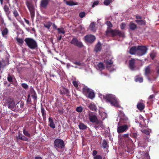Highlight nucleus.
Here are the masks:
<instances>
[{"instance_id":"nucleus-29","label":"nucleus","mask_w":159,"mask_h":159,"mask_svg":"<svg viewBox=\"0 0 159 159\" xmlns=\"http://www.w3.org/2000/svg\"><path fill=\"white\" fill-rule=\"evenodd\" d=\"M89 28L91 31L93 32L96 31L95 25L94 22H92L90 24Z\"/></svg>"},{"instance_id":"nucleus-16","label":"nucleus","mask_w":159,"mask_h":159,"mask_svg":"<svg viewBox=\"0 0 159 159\" xmlns=\"http://www.w3.org/2000/svg\"><path fill=\"white\" fill-rule=\"evenodd\" d=\"M129 31H134L137 28V25L133 22H131L129 25Z\"/></svg>"},{"instance_id":"nucleus-31","label":"nucleus","mask_w":159,"mask_h":159,"mask_svg":"<svg viewBox=\"0 0 159 159\" xmlns=\"http://www.w3.org/2000/svg\"><path fill=\"white\" fill-rule=\"evenodd\" d=\"M88 98L92 99L94 98L95 97V94L94 93L93 91H90L88 94L87 96Z\"/></svg>"},{"instance_id":"nucleus-11","label":"nucleus","mask_w":159,"mask_h":159,"mask_svg":"<svg viewBox=\"0 0 159 159\" xmlns=\"http://www.w3.org/2000/svg\"><path fill=\"white\" fill-rule=\"evenodd\" d=\"M85 41L87 43H93L96 39L95 36L90 34L86 35L84 36Z\"/></svg>"},{"instance_id":"nucleus-34","label":"nucleus","mask_w":159,"mask_h":159,"mask_svg":"<svg viewBox=\"0 0 159 159\" xmlns=\"http://www.w3.org/2000/svg\"><path fill=\"white\" fill-rule=\"evenodd\" d=\"M104 62L107 65L106 67L107 68H108V65H111L113 63V62L111 60H104Z\"/></svg>"},{"instance_id":"nucleus-50","label":"nucleus","mask_w":159,"mask_h":159,"mask_svg":"<svg viewBox=\"0 0 159 159\" xmlns=\"http://www.w3.org/2000/svg\"><path fill=\"white\" fill-rule=\"evenodd\" d=\"M126 24L124 23H122L120 25V28L121 30H123L125 28Z\"/></svg>"},{"instance_id":"nucleus-39","label":"nucleus","mask_w":159,"mask_h":159,"mask_svg":"<svg viewBox=\"0 0 159 159\" xmlns=\"http://www.w3.org/2000/svg\"><path fill=\"white\" fill-rule=\"evenodd\" d=\"M21 87L25 89L26 90L28 89L29 86L28 85L25 83H23L21 84Z\"/></svg>"},{"instance_id":"nucleus-22","label":"nucleus","mask_w":159,"mask_h":159,"mask_svg":"<svg viewBox=\"0 0 159 159\" xmlns=\"http://www.w3.org/2000/svg\"><path fill=\"white\" fill-rule=\"evenodd\" d=\"M135 60L132 58L129 61V67L130 68L133 70L134 67Z\"/></svg>"},{"instance_id":"nucleus-45","label":"nucleus","mask_w":159,"mask_h":159,"mask_svg":"<svg viewBox=\"0 0 159 159\" xmlns=\"http://www.w3.org/2000/svg\"><path fill=\"white\" fill-rule=\"evenodd\" d=\"M72 84L76 88H77L78 87V81H76L75 80H73L72 81Z\"/></svg>"},{"instance_id":"nucleus-9","label":"nucleus","mask_w":159,"mask_h":159,"mask_svg":"<svg viewBox=\"0 0 159 159\" xmlns=\"http://www.w3.org/2000/svg\"><path fill=\"white\" fill-rule=\"evenodd\" d=\"M26 5L30 11L31 18L33 19L35 16V8L34 6L28 1L26 2Z\"/></svg>"},{"instance_id":"nucleus-2","label":"nucleus","mask_w":159,"mask_h":159,"mask_svg":"<svg viewBox=\"0 0 159 159\" xmlns=\"http://www.w3.org/2000/svg\"><path fill=\"white\" fill-rule=\"evenodd\" d=\"M89 118L90 121L95 124L94 127L96 128H99L100 127L103 129L104 126L103 124L102 121L98 120L97 116L92 112L89 113Z\"/></svg>"},{"instance_id":"nucleus-26","label":"nucleus","mask_w":159,"mask_h":159,"mask_svg":"<svg viewBox=\"0 0 159 159\" xmlns=\"http://www.w3.org/2000/svg\"><path fill=\"white\" fill-rule=\"evenodd\" d=\"M12 13L14 17L17 20V18L20 16V15L17 10L16 8H14Z\"/></svg>"},{"instance_id":"nucleus-48","label":"nucleus","mask_w":159,"mask_h":159,"mask_svg":"<svg viewBox=\"0 0 159 159\" xmlns=\"http://www.w3.org/2000/svg\"><path fill=\"white\" fill-rule=\"evenodd\" d=\"M85 15V13L84 12H81L80 13L79 16L80 18H83L84 17Z\"/></svg>"},{"instance_id":"nucleus-37","label":"nucleus","mask_w":159,"mask_h":159,"mask_svg":"<svg viewBox=\"0 0 159 159\" xmlns=\"http://www.w3.org/2000/svg\"><path fill=\"white\" fill-rule=\"evenodd\" d=\"M7 80L9 82L11 83L13 82L12 77L9 74L8 75Z\"/></svg>"},{"instance_id":"nucleus-49","label":"nucleus","mask_w":159,"mask_h":159,"mask_svg":"<svg viewBox=\"0 0 159 159\" xmlns=\"http://www.w3.org/2000/svg\"><path fill=\"white\" fill-rule=\"evenodd\" d=\"M30 92L31 94L34 93H36L35 91L33 88L32 86H31L30 87Z\"/></svg>"},{"instance_id":"nucleus-36","label":"nucleus","mask_w":159,"mask_h":159,"mask_svg":"<svg viewBox=\"0 0 159 159\" xmlns=\"http://www.w3.org/2000/svg\"><path fill=\"white\" fill-rule=\"evenodd\" d=\"M23 133L26 136L30 138V134L26 130L25 127L23 128Z\"/></svg>"},{"instance_id":"nucleus-61","label":"nucleus","mask_w":159,"mask_h":159,"mask_svg":"<svg viewBox=\"0 0 159 159\" xmlns=\"http://www.w3.org/2000/svg\"><path fill=\"white\" fill-rule=\"evenodd\" d=\"M58 111L60 114H62L63 113V111L62 110L60 109H58Z\"/></svg>"},{"instance_id":"nucleus-23","label":"nucleus","mask_w":159,"mask_h":159,"mask_svg":"<svg viewBox=\"0 0 159 159\" xmlns=\"http://www.w3.org/2000/svg\"><path fill=\"white\" fill-rule=\"evenodd\" d=\"M48 122L49 123V126L52 128H54L55 127V125L54 123L52 118L50 117L48 119Z\"/></svg>"},{"instance_id":"nucleus-8","label":"nucleus","mask_w":159,"mask_h":159,"mask_svg":"<svg viewBox=\"0 0 159 159\" xmlns=\"http://www.w3.org/2000/svg\"><path fill=\"white\" fill-rule=\"evenodd\" d=\"M148 50L146 46H137V55L139 56H143L147 53Z\"/></svg>"},{"instance_id":"nucleus-42","label":"nucleus","mask_w":159,"mask_h":159,"mask_svg":"<svg viewBox=\"0 0 159 159\" xmlns=\"http://www.w3.org/2000/svg\"><path fill=\"white\" fill-rule=\"evenodd\" d=\"M107 143L106 140H104L103 141L102 143V145L104 148H106L107 147Z\"/></svg>"},{"instance_id":"nucleus-1","label":"nucleus","mask_w":159,"mask_h":159,"mask_svg":"<svg viewBox=\"0 0 159 159\" xmlns=\"http://www.w3.org/2000/svg\"><path fill=\"white\" fill-rule=\"evenodd\" d=\"M103 98L107 102L110 103L111 105L117 107H120L119 102L115 95L111 94H107L103 95Z\"/></svg>"},{"instance_id":"nucleus-7","label":"nucleus","mask_w":159,"mask_h":159,"mask_svg":"<svg viewBox=\"0 0 159 159\" xmlns=\"http://www.w3.org/2000/svg\"><path fill=\"white\" fill-rule=\"evenodd\" d=\"M54 147L56 149H62L65 146L64 141L60 139H56L54 141Z\"/></svg>"},{"instance_id":"nucleus-20","label":"nucleus","mask_w":159,"mask_h":159,"mask_svg":"<svg viewBox=\"0 0 159 159\" xmlns=\"http://www.w3.org/2000/svg\"><path fill=\"white\" fill-rule=\"evenodd\" d=\"M102 48V44L101 43L98 42L95 47L94 50L96 52H100L101 51Z\"/></svg>"},{"instance_id":"nucleus-15","label":"nucleus","mask_w":159,"mask_h":159,"mask_svg":"<svg viewBox=\"0 0 159 159\" xmlns=\"http://www.w3.org/2000/svg\"><path fill=\"white\" fill-rule=\"evenodd\" d=\"M60 93L61 95L64 94L68 96L70 94V91L68 89L64 87L60 90Z\"/></svg>"},{"instance_id":"nucleus-40","label":"nucleus","mask_w":159,"mask_h":159,"mask_svg":"<svg viewBox=\"0 0 159 159\" xmlns=\"http://www.w3.org/2000/svg\"><path fill=\"white\" fill-rule=\"evenodd\" d=\"M57 30L59 33L64 34L65 33V31L63 28H58L57 29Z\"/></svg>"},{"instance_id":"nucleus-14","label":"nucleus","mask_w":159,"mask_h":159,"mask_svg":"<svg viewBox=\"0 0 159 159\" xmlns=\"http://www.w3.org/2000/svg\"><path fill=\"white\" fill-rule=\"evenodd\" d=\"M49 0H41L40 5L41 8L46 9L48 5Z\"/></svg>"},{"instance_id":"nucleus-30","label":"nucleus","mask_w":159,"mask_h":159,"mask_svg":"<svg viewBox=\"0 0 159 159\" xmlns=\"http://www.w3.org/2000/svg\"><path fill=\"white\" fill-rule=\"evenodd\" d=\"M79 127L80 129L82 130L86 129L87 128L86 125L82 123H79Z\"/></svg>"},{"instance_id":"nucleus-59","label":"nucleus","mask_w":159,"mask_h":159,"mask_svg":"<svg viewBox=\"0 0 159 159\" xmlns=\"http://www.w3.org/2000/svg\"><path fill=\"white\" fill-rule=\"evenodd\" d=\"M32 97L34 100H36L37 98V96L36 93H35V95H32Z\"/></svg>"},{"instance_id":"nucleus-54","label":"nucleus","mask_w":159,"mask_h":159,"mask_svg":"<svg viewBox=\"0 0 159 159\" xmlns=\"http://www.w3.org/2000/svg\"><path fill=\"white\" fill-rule=\"evenodd\" d=\"M73 62L74 64L79 66H81L82 64L81 63L80 61L77 62L76 61H75L74 62Z\"/></svg>"},{"instance_id":"nucleus-27","label":"nucleus","mask_w":159,"mask_h":159,"mask_svg":"<svg viewBox=\"0 0 159 159\" xmlns=\"http://www.w3.org/2000/svg\"><path fill=\"white\" fill-rule=\"evenodd\" d=\"M89 107L92 111H96L97 109L96 106L94 104L90 103L89 106Z\"/></svg>"},{"instance_id":"nucleus-62","label":"nucleus","mask_w":159,"mask_h":159,"mask_svg":"<svg viewBox=\"0 0 159 159\" xmlns=\"http://www.w3.org/2000/svg\"><path fill=\"white\" fill-rule=\"evenodd\" d=\"M97 152L96 150H94L93 151V156H95L97 154Z\"/></svg>"},{"instance_id":"nucleus-24","label":"nucleus","mask_w":159,"mask_h":159,"mask_svg":"<svg viewBox=\"0 0 159 159\" xmlns=\"http://www.w3.org/2000/svg\"><path fill=\"white\" fill-rule=\"evenodd\" d=\"M41 112L42 114L43 119L44 120H45L46 119V111L44 108L42 106L41 107Z\"/></svg>"},{"instance_id":"nucleus-60","label":"nucleus","mask_w":159,"mask_h":159,"mask_svg":"<svg viewBox=\"0 0 159 159\" xmlns=\"http://www.w3.org/2000/svg\"><path fill=\"white\" fill-rule=\"evenodd\" d=\"M44 26L45 27L48 28V29H49L51 26V25L49 24H48L44 25Z\"/></svg>"},{"instance_id":"nucleus-56","label":"nucleus","mask_w":159,"mask_h":159,"mask_svg":"<svg viewBox=\"0 0 159 159\" xmlns=\"http://www.w3.org/2000/svg\"><path fill=\"white\" fill-rule=\"evenodd\" d=\"M123 137L125 138V140H126L128 138H129V134H124L123 135Z\"/></svg>"},{"instance_id":"nucleus-5","label":"nucleus","mask_w":159,"mask_h":159,"mask_svg":"<svg viewBox=\"0 0 159 159\" xmlns=\"http://www.w3.org/2000/svg\"><path fill=\"white\" fill-rule=\"evenodd\" d=\"M24 41L29 48L33 50L37 48V43L33 39L26 38Z\"/></svg>"},{"instance_id":"nucleus-13","label":"nucleus","mask_w":159,"mask_h":159,"mask_svg":"<svg viewBox=\"0 0 159 159\" xmlns=\"http://www.w3.org/2000/svg\"><path fill=\"white\" fill-rule=\"evenodd\" d=\"M128 129V125H120L117 127V131L119 133H123L127 130Z\"/></svg>"},{"instance_id":"nucleus-33","label":"nucleus","mask_w":159,"mask_h":159,"mask_svg":"<svg viewBox=\"0 0 159 159\" xmlns=\"http://www.w3.org/2000/svg\"><path fill=\"white\" fill-rule=\"evenodd\" d=\"M5 11L7 15H9L10 12L9 11V8L7 5H5L3 8Z\"/></svg>"},{"instance_id":"nucleus-55","label":"nucleus","mask_w":159,"mask_h":159,"mask_svg":"<svg viewBox=\"0 0 159 159\" xmlns=\"http://www.w3.org/2000/svg\"><path fill=\"white\" fill-rule=\"evenodd\" d=\"M94 159H102V158L100 155H97L94 157Z\"/></svg>"},{"instance_id":"nucleus-57","label":"nucleus","mask_w":159,"mask_h":159,"mask_svg":"<svg viewBox=\"0 0 159 159\" xmlns=\"http://www.w3.org/2000/svg\"><path fill=\"white\" fill-rule=\"evenodd\" d=\"M22 135L21 134H18V135L17 136L16 138L17 139H21V136H22Z\"/></svg>"},{"instance_id":"nucleus-35","label":"nucleus","mask_w":159,"mask_h":159,"mask_svg":"<svg viewBox=\"0 0 159 159\" xmlns=\"http://www.w3.org/2000/svg\"><path fill=\"white\" fill-rule=\"evenodd\" d=\"M130 136L134 138L135 140L137 139L138 136V134L137 132H132L130 134Z\"/></svg>"},{"instance_id":"nucleus-21","label":"nucleus","mask_w":159,"mask_h":159,"mask_svg":"<svg viewBox=\"0 0 159 159\" xmlns=\"http://www.w3.org/2000/svg\"><path fill=\"white\" fill-rule=\"evenodd\" d=\"M90 89L87 86H85L82 88L83 93L86 96H87L88 94L90 92Z\"/></svg>"},{"instance_id":"nucleus-52","label":"nucleus","mask_w":159,"mask_h":159,"mask_svg":"<svg viewBox=\"0 0 159 159\" xmlns=\"http://www.w3.org/2000/svg\"><path fill=\"white\" fill-rule=\"evenodd\" d=\"M24 79L26 81H28L30 82H32V80H30L29 78L27 77H25L24 78Z\"/></svg>"},{"instance_id":"nucleus-25","label":"nucleus","mask_w":159,"mask_h":159,"mask_svg":"<svg viewBox=\"0 0 159 159\" xmlns=\"http://www.w3.org/2000/svg\"><path fill=\"white\" fill-rule=\"evenodd\" d=\"M135 22L141 25H145L146 24V22L145 20H135Z\"/></svg>"},{"instance_id":"nucleus-47","label":"nucleus","mask_w":159,"mask_h":159,"mask_svg":"<svg viewBox=\"0 0 159 159\" xmlns=\"http://www.w3.org/2000/svg\"><path fill=\"white\" fill-rule=\"evenodd\" d=\"M106 24L108 27L111 28L113 26L112 24L110 21H107Z\"/></svg>"},{"instance_id":"nucleus-12","label":"nucleus","mask_w":159,"mask_h":159,"mask_svg":"<svg viewBox=\"0 0 159 159\" xmlns=\"http://www.w3.org/2000/svg\"><path fill=\"white\" fill-rule=\"evenodd\" d=\"M6 104L7 105L8 108L13 110L15 106V102L11 98H9L6 101Z\"/></svg>"},{"instance_id":"nucleus-28","label":"nucleus","mask_w":159,"mask_h":159,"mask_svg":"<svg viewBox=\"0 0 159 159\" xmlns=\"http://www.w3.org/2000/svg\"><path fill=\"white\" fill-rule=\"evenodd\" d=\"M135 81L136 82H139V83L142 82L143 81V77H140L139 76H136L135 79Z\"/></svg>"},{"instance_id":"nucleus-64","label":"nucleus","mask_w":159,"mask_h":159,"mask_svg":"<svg viewBox=\"0 0 159 159\" xmlns=\"http://www.w3.org/2000/svg\"><path fill=\"white\" fill-rule=\"evenodd\" d=\"M150 57L152 59H153L155 57V55L153 53H151L150 54Z\"/></svg>"},{"instance_id":"nucleus-19","label":"nucleus","mask_w":159,"mask_h":159,"mask_svg":"<svg viewBox=\"0 0 159 159\" xmlns=\"http://www.w3.org/2000/svg\"><path fill=\"white\" fill-rule=\"evenodd\" d=\"M137 108L140 111L143 110L145 108V104L144 103L141 102H139L137 105Z\"/></svg>"},{"instance_id":"nucleus-46","label":"nucleus","mask_w":159,"mask_h":159,"mask_svg":"<svg viewBox=\"0 0 159 159\" xmlns=\"http://www.w3.org/2000/svg\"><path fill=\"white\" fill-rule=\"evenodd\" d=\"M83 108L81 107H77L76 108V111H77L81 112L82 111Z\"/></svg>"},{"instance_id":"nucleus-17","label":"nucleus","mask_w":159,"mask_h":159,"mask_svg":"<svg viewBox=\"0 0 159 159\" xmlns=\"http://www.w3.org/2000/svg\"><path fill=\"white\" fill-rule=\"evenodd\" d=\"M63 2H65L67 5L69 6H73L78 5V3L77 2H74L71 0L68 1L66 0H63Z\"/></svg>"},{"instance_id":"nucleus-53","label":"nucleus","mask_w":159,"mask_h":159,"mask_svg":"<svg viewBox=\"0 0 159 159\" xmlns=\"http://www.w3.org/2000/svg\"><path fill=\"white\" fill-rule=\"evenodd\" d=\"M21 140H23L25 141H27L28 139L24 135H22L21 136Z\"/></svg>"},{"instance_id":"nucleus-10","label":"nucleus","mask_w":159,"mask_h":159,"mask_svg":"<svg viewBox=\"0 0 159 159\" xmlns=\"http://www.w3.org/2000/svg\"><path fill=\"white\" fill-rule=\"evenodd\" d=\"M70 43L79 48H82L84 46L82 42L79 41L75 37L73 38L72 39V40L70 42Z\"/></svg>"},{"instance_id":"nucleus-51","label":"nucleus","mask_w":159,"mask_h":159,"mask_svg":"<svg viewBox=\"0 0 159 159\" xmlns=\"http://www.w3.org/2000/svg\"><path fill=\"white\" fill-rule=\"evenodd\" d=\"M142 132L146 134V135H148L150 134L149 131L147 129H144L143 131Z\"/></svg>"},{"instance_id":"nucleus-38","label":"nucleus","mask_w":159,"mask_h":159,"mask_svg":"<svg viewBox=\"0 0 159 159\" xmlns=\"http://www.w3.org/2000/svg\"><path fill=\"white\" fill-rule=\"evenodd\" d=\"M8 32V31L7 28H4L2 32V36H4V35H7V34Z\"/></svg>"},{"instance_id":"nucleus-44","label":"nucleus","mask_w":159,"mask_h":159,"mask_svg":"<svg viewBox=\"0 0 159 159\" xmlns=\"http://www.w3.org/2000/svg\"><path fill=\"white\" fill-rule=\"evenodd\" d=\"M55 106L58 109H60V108L61 107V103L60 102H58L55 103Z\"/></svg>"},{"instance_id":"nucleus-4","label":"nucleus","mask_w":159,"mask_h":159,"mask_svg":"<svg viewBox=\"0 0 159 159\" xmlns=\"http://www.w3.org/2000/svg\"><path fill=\"white\" fill-rule=\"evenodd\" d=\"M111 34L112 37H114L116 36H118L120 37L124 38L125 33L119 30L115 29L113 30L111 29L107 28L105 32V35L107 36H109V34Z\"/></svg>"},{"instance_id":"nucleus-6","label":"nucleus","mask_w":159,"mask_h":159,"mask_svg":"<svg viewBox=\"0 0 159 159\" xmlns=\"http://www.w3.org/2000/svg\"><path fill=\"white\" fill-rule=\"evenodd\" d=\"M119 116L120 118V121L118 123V125H122L123 124L128 125L129 123V121L128 118L125 115L124 113L120 111L119 114Z\"/></svg>"},{"instance_id":"nucleus-41","label":"nucleus","mask_w":159,"mask_h":159,"mask_svg":"<svg viewBox=\"0 0 159 159\" xmlns=\"http://www.w3.org/2000/svg\"><path fill=\"white\" fill-rule=\"evenodd\" d=\"M16 40L20 44H22L24 43L23 39L17 38Z\"/></svg>"},{"instance_id":"nucleus-63","label":"nucleus","mask_w":159,"mask_h":159,"mask_svg":"<svg viewBox=\"0 0 159 159\" xmlns=\"http://www.w3.org/2000/svg\"><path fill=\"white\" fill-rule=\"evenodd\" d=\"M24 19L25 20L26 23L27 24L29 25H30V22H29V21L28 20L26 19L25 18H24Z\"/></svg>"},{"instance_id":"nucleus-43","label":"nucleus","mask_w":159,"mask_h":159,"mask_svg":"<svg viewBox=\"0 0 159 159\" xmlns=\"http://www.w3.org/2000/svg\"><path fill=\"white\" fill-rule=\"evenodd\" d=\"M112 0H105L104 2V4L105 5H109L111 2Z\"/></svg>"},{"instance_id":"nucleus-18","label":"nucleus","mask_w":159,"mask_h":159,"mask_svg":"<svg viewBox=\"0 0 159 159\" xmlns=\"http://www.w3.org/2000/svg\"><path fill=\"white\" fill-rule=\"evenodd\" d=\"M137 47L133 46L131 47L130 50L129 52L131 55H134L136 54L137 55Z\"/></svg>"},{"instance_id":"nucleus-3","label":"nucleus","mask_w":159,"mask_h":159,"mask_svg":"<svg viewBox=\"0 0 159 159\" xmlns=\"http://www.w3.org/2000/svg\"><path fill=\"white\" fill-rule=\"evenodd\" d=\"M156 71L151 70L149 66L146 67L144 70V75L147 77L151 75L152 77L156 80L159 75V67H157L156 69Z\"/></svg>"},{"instance_id":"nucleus-32","label":"nucleus","mask_w":159,"mask_h":159,"mask_svg":"<svg viewBox=\"0 0 159 159\" xmlns=\"http://www.w3.org/2000/svg\"><path fill=\"white\" fill-rule=\"evenodd\" d=\"M97 66L99 69L102 70L104 69L105 66L103 63L100 62L98 63Z\"/></svg>"},{"instance_id":"nucleus-58","label":"nucleus","mask_w":159,"mask_h":159,"mask_svg":"<svg viewBox=\"0 0 159 159\" xmlns=\"http://www.w3.org/2000/svg\"><path fill=\"white\" fill-rule=\"evenodd\" d=\"M99 3V2L98 1H95L94 2L93 4L92 7H94L96 5H97Z\"/></svg>"}]
</instances>
